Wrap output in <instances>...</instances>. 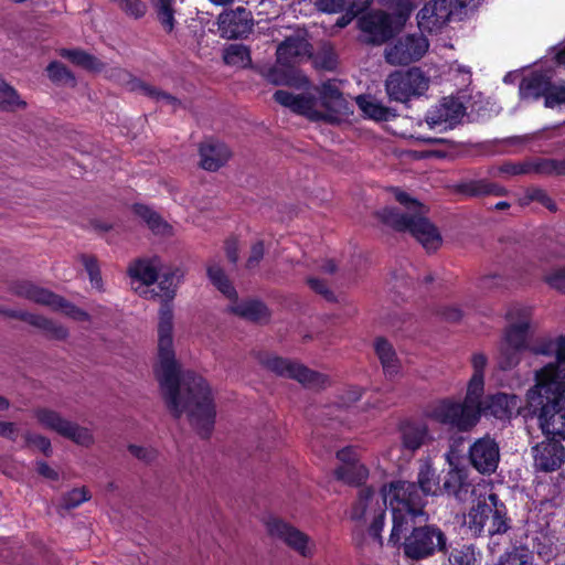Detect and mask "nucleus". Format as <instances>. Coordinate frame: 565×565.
I'll return each mask as SVG.
<instances>
[{
    "instance_id": "37",
    "label": "nucleus",
    "mask_w": 565,
    "mask_h": 565,
    "mask_svg": "<svg viewBox=\"0 0 565 565\" xmlns=\"http://www.w3.org/2000/svg\"><path fill=\"white\" fill-rule=\"evenodd\" d=\"M154 9L157 19L161 24L162 29L167 33H172L175 29L177 20V7L175 0H150Z\"/></svg>"
},
{
    "instance_id": "15",
    "label": "nucleus",
    "mask_w": 565,
    "mask_h": 565,
    "mask_svg": "<svg viewBox=\"0 0 565 565\" xmlns=\"http://www.w3.org/2000/svg\"><path fill=\"white\" fill-rule=\"evenodd\" d=\"M428 50L423 35L411 34L398 39L385 50V60L391 65H407L419 60Z\"/></svg>"
},
{
    "instance_id": "58",
    "label": "nucleus",
    "mask_w": 565,
    "mask_h": 565,
    "mask_svg": "<svg viewBox=\"0 0 565 565\" xmlns=\"http://www.w3.org/2000/svg\"><path fill=\"white\" fill-rule=\"evenodd\" d=\"M267 81L274 85H292L294 77L285 70L274 67L266 75Z\"/></svg>"
},
{
    "instance_id": "27",
    "label": "nucleus",
    "mask_w": 565,
    "mask_h": 565,
    "mask_svg": "<svg viewBox=\"0 0 565 565\" xmlns=\"http://www.w3.org/2000/svg\"><path fill=\"white\" fill-rule=\"evenodd\" d=\"M455 189L458 193L471 198L483 195L501 196L507 194V190L503 186L487 179L463 180L457 183Z\"/></svg>"
},
{
    "instance_id": "34",
    "label": "nucleus",
    "mask_w": 565,
    "mask_h": 565,
    "mask_svg": "<svg viewBox=\"0 0 565 565\" xmlns=\"http://www.w3.org/2000/svg\"><path fill=\"white\" fill-rule=\"evenodd\" d=\"M132 210L154 235L169 236L172 234V227L150 206L135 204Z\"/></svg>"
},
{
    "instance_id": "31",
    "label": "nucleus",
    "mask_w": 565,
    "mask_h": 565,
    "mask_svg": "<svg viewBox=\"0 0 565 565\" xmlns=\"http://www.w3.org/2000/svg\"><path fill=\"white\" fill-rule=\"evenodd\" d=\"M320 99L327 110L338 115L347 114L348 103L334 81H327L322 84Z\"/></svg>"
},
{
    "instance_id": "12",
    "label": "nucleus",
    "mask_w": 565,
    "mask_h": 565,
    "mask_svg": "<svg viewBox=\"0 0 565 565\" xmlns=\"http://www.w3.org/2000/svg\"><path fill=\"white\" fill-rule=\"evenodd\" d=\"M35 416L44 427L56 431L58 435L79 446L88 447L94 443L93 435L88 428L61 417L60 414L54 411L45 408L39 409Z\"/></svg>"
},
{
    "instance_id": "56",
    "label": "nucleus",
    "mask_w": 565,
    "mask_h": 565,
    "mask_svg": "<svg viewBox=\"0 0 565 565\" xmlns=\"http://www.w3.org/2000/svg\"><path fill=\"white\" fill-rule=\"evenodd\" d=\"M498 171L508 175L530 174L529 160L521 162H504L498 168Z\"/></svg>"
},
{
    "instance_id": "5",
    "label": "nucleus",
    "mask_w": 565,
    "mask_h": 565,
    "mask_svg": "<svg viewBox=\"0 0 565 565\" xmlns=\"http://www.w3.org/2000/svg\"><path fill=\"white\" fill-rule=\"evenodd\" d=\"M532 313V307L521 303L511 305L508 309L505 318L510 324L505 329L498 358L501 370L515 367L521 362L522 353L529 349Z\"/></svg>"
},
{
    "instance_id": "57",
    "label": "nucleus",
    "mask_w": 565,
    "mask_h": 565,
    "mask_svg": "<svg viewBox=\"0 0 565 565\" xmlns=\"http://www.w3.org/2000/svg\"><path fill=\"white\" fill-rule=\"evenodd\" d=\"M384 520L385 511L379 505L377 510H374L373 521L369 527V533L371 536L377 540L380 544H382L381 532L383 531L384 527Z\"/></svg>"
},
{
    "instance_id": "41",
    "label": "nucleus",
    "mask_w": 565,
    "mask_h": 565,
    "mask_svg": "<svg viewBox=\"0 0 565 565\" xmlns=\"http://www.w3.org/2000/svg\"><path fill=\"white\" fill-rule=\"evenodd\" d=\"M26 107L14 87L0 77V111H15Z\"/></svg>"
},
{
    "instance_id": "28",
    "label": "nucleus",
    "mask_w": 565,
    "mask_h": 565,
    "mask_svg": "<svg viewBox=\"0 0 565 565\" xmlns=\"http://www.w3.org/2000/svg\"><path fill=\"white\" fill-rule=\"evenodd\" d=\"M116 72L118 73V75H121L124 77H129V81L127 82V86H128L129 90L139 92V93L143 94L145 96H148V97L154 99L156 102L171 105L172 109H175L180 105V102L174 96H172L168 93H164V92L156 88L154 86H151V85L142 82L141 79H139L137 77H132L126 71H124L121 68H117Z\"/></svg>"
},
{
    "instance_id": "61",
    "label": "nucleus",
    "mask_w": 565,
    "mask_h": 565,
    "mask_svg": "<svg viewBox=\"0 0 565 565\" xmlns=\"http://www.w3.org/2000/svg\"><path fill=\"white\" fill-rule=\"evenodd\" d=\"M25 440L29 445L38 447L44 455L49 456L51 452V441L46 437L38 434H25Z\"/></svg>"
},
{
    "instance_id": "39",
    "label": "nucleus",
    "mask_w": 565,
    "mask_h": 565,
    "mask_svg": "<svg viewBox=\"0 0 565 565\" xmlns=\"http://www.w3.org/2000/svg\"><path fill=\"white\" fill-rule=\"evenodd\" d=\"M334 476L338 480L347 484L358 487L367 479L369 470L362 462H358L349 466H340L334 470Z\"/></svg>"
},
{
    "instance_id": "11",
    "label": "nucleus",
    "mask_w": 565,
    "mask_h": 565,
    "mask_svg": "<svg viewBox=\"0 0 565 565\" xmlns=\"http://www.w3.org/2000/svg\"><path fill=\"white\" fill-rule=\"evenodd\" d=\"M429 86V79L418 67L395 71L385 81V90L390 100L407 103L423 95Z\"/></svg>"
},
{
    "instance_id": "33",
    "label": "nucleus",
    "mask_w": 565,
    "mask_h": 565,
    "mask_svg": "<svg viewBox=\"0 0 565 565\" xmlns=\"http://www.w3.org/2000/svg\"><path fill=\"white\" fill-rule=\"evenodd\" d=\"M228 311L249 321L259 322L269 318L267 307L259 300H245L228 306Z\"/></svg>"
},
{
    "instance_id": "22",
    "label": "nucleus",
    "mask_w": 565,
    "mask_h": 565,
    "mask_svg": "<svg viewBox=\"0 0 565 565\" xmlns=\"http://www.w3.org/2000/svg\"><path fill=\"white\" fill-rule=\"evenodd\" d=\"M127 271L132 280L143 286H151L162 271V262L158 256L138 258L129 265Z\"/></svg>"
},
{
    "instance_id": "6",
    "label": "nucleus",
    "mask_w": 565,
    "mask_h": 565,
    "mask_svg": "<svg viewBox=\"0 0 565 565\" xmlns=\"http://www.w3.org/2000/svg\"><path fill=\"white\" fill-rule=\"evenodd\" d=\"M420 519L411 523L407 532L402 534L404 555L413 561H420L445 552L447 548L446 534L434 524H424Z\"/></svg>"
},
{
    "instance_id": "24",
    "label": "nucleus",
    "mask_w": 565,
    "mask_h": 565,
    "mask_svg": "<svg viewBox=\"0 0 565 565\" xmlns=\"http://www.w3.org/2000/svg\"><path fill=\"white\" fill-rule=\"evenodd\" d=\"M520 408L521 398L518 395L497 393L489 397L486 412L498 419L505 420L519 414Z\"/></svg>"
},
{
    "instance_id": "55",
    "label": "nucleus",
    "mask_w": 565,
    "mask_h": 565,
    "mask_svg": "<svg viewBox=\"0 0 565 565\" xmlns=\"http://www.w3.org/2000/svg\"><path fill=\"white\" fill-rule=\"evenodd\" d=\"M82 263L89 276L90 284L94 288L100 290L103 287L102 275L97 260L93 256L83 255Z\"/></svg>"
},
{
    "instance_id": "25",
    "label": "nucleus",
    "mask_w": 565,
    "mask_h": 565,
    "mask_svg": "<svg viewBox=\"0 0 565 565\" xmlns=\"http://www.w3.org/2000/svg\"><path fill=\"white\" fill-rule=\"evenodd\" d=\"M6 313L11 318L21 319L28 322L29 324L44 331L51 339L64 340L68 335V331L66 328L55 323L51 319H47L43 316L15 310L7 311Z\"/></svg>"
},
{
    "instance_id": "52",
    "label": "nucleus",
    "mask_w": 565,
    "mask_h": 565,
    "mask_svg": "<svg viewBox=\"0 0 565 565\" xmlns=\"http://www.w3.org/2000/svg\"><path fill=\"white\" fill-rule=\"evenodd\" d=\"M90 499L89 491L83 488H75L65 493L61 499V508L64 510H72L79 507L82 503Z\"/></svg>"
},
{
    "instance_id": "9",
    "label": "nucleus",
    "mask_w": 565,
    "mask_h": 565,
    "mask_svg": "<svg viewBox=\"0 0 565 565\" xmlns=\"http://www.w3.org/2000/svg\"><path fill=\"white\" fill-rule=\"evenodd\" d=\"M257 359L268 371L295 380L307 388L319 390L329 383L326 374L312 371L297 361L269 353H259Z\"/></svg>"
},
{
    "instance_id": "36",
    "label": "nucleus",
    "mask_w": 565,
    "mask_h": 565,
    "mask_svg": "<svg viewBox=\"0 0 565 565\" xmlns=\"http://www.w3.org/2000/svg\"><path fill=\"white\" fill-rule=\"evenodd\" d=\"M355 102L362 113L370 119L385 121L394 116L388 107L370 95H359Z\"/></svg>"
},
{
    "instance_id": "1",
    "label": "nucleus",
    "mask_w": 565,
    "mask_h": 565,
    "mask_svg": "<svg viewBox=\"0 0 565 565\" xmlns=\"http://www.w3.org/2000/svg\"><path fill=\"white\" fill-rule=\"evenodd\" d=\"M179 277L175 271L161 274L160 292L152 296L162 298L158 324V366L156 375L159 381L166 404L175 418L188 414L191 426L206 438L211 435L216 417V409L211 388L200 375L186 371L180 374L173 350V312L170 301L174 297Z\"/></svg>"
},
{
    "instance_id": "32",
    "label": "nucleus",
    "mask_w": 565,
    "mask_h": 565,
    "mask_svg": "<svg viewBox=\"0 0 565 565\" xmlns=\"http://www.w3.org/2000/svg\"><path fill=\"white\" fill-rule=\"evenodd\" d=\"M550 77L543 73H533L524 77L519 86V93L523 99H539L541 96L545 98Z\"/></svg>"
},
{
    "instance_id": "7",
    "label": "nucleus",
    "mask_w": 565,
    "mask_h": 565,
    "mask_svg": "<svg viewBox=\"0 0 565 565\" xmlns=\"http://www.w3.org/2000/svg\"><path fill=\"white\" fill-rule=\"evenodd\" d=\"M468 527L476 536H493L509 530L505 507L495 493H490L487 501L479 502L470 510Z\"/></svg>"
},
{
    "instance_id": "60",
    "label": "nucleus",
    "mask_w": 565,
    "mask_h": 565,
    "mask_svg": "<svg viewBox=\"0 0 565 565\" xmlns=\"http://www.w3.org/2000/svg\"><path fill=\"white\" fill-rule=\"evenodd\" d=\"M265 248L264 243L262 241H257L250 247L249 256L246 260V267L248 269H253L258 266L260 260L264 257Z\"/></svg>"
},
{
    "instance_id": "30",
    "label": "nucleus",
    "mask_w": 565,
    "mask_h": 565,
    "mask_svg": "<svg viewBox=\"0 0 565 565\" xmlns=\"http://www.w3.org/2000/svg\"><path fill=\"white\" fill-rule=\"evenodd\" d=\"M399 430L402 446L411 452L419 449L428 438V428L423 423L406 422Z\"/></svg>"
},
{
    "instance_id": "64",
    "label": "nucleus",
    "mask_w": 565,
    "mask_h": 565,
    "mask_svg": "<svg viewBox=\"0 0 565 565\" xmlns=\"http://www.w3.org/2000/svg\"><path fill=\"white\" fill-rule=\"evenodd\" d=\"M529 198L532 201H537L541 204H543L546 209H548L552 212L556 211V204L555 202L548 196V194L542 190V189H533L529 193Z\"/></svg>"
},
{
    "instance_id": "10",
    "label": "nucleus",
    "mask_w": 565,
    "mask_h": 565,
    "mask_svg": "<svg viewBox=\"0 0 565 565\" xmlns=\"http://www.w3.org/2000/svg\"><path fill=\"white\" fill-rule=\"evenodd\" d=\"M427 416L458 431H469L480 419L478 412H473L472 407L463 401L457 402L450 398L440 399L431 405Z\"/></svg>"
},
{
    "instance_id": "38",
    "label": "nucleus",
    "mask_w": 565,
    "mask_h": 565,
    "mask_svg": "<svg viewBox=\"0 0 565 565\" xmlns=\"http://www.w3.org/2000/svg\"><path fill=\"white\" fill-rule=\"evenodd\" d=\"M374 504L379 505V501L375 500V492L371 488L360 490L359 498L351 509V519L361 521L366 519L369 514H374V510H377Z\"/></svg>"
},
{
    "instance_id": "29",
    "label": "nucleus",
    "mask_w": 565,
    "mask_h": 565,
    "mask_svg": "<svg viewBox=\"0 0 565 565\" xmlns=\"http://www.w3.org/2000/svg\"><path fill=\"white\" fill-rule=\"evenodd\" d=\"M374 351L385 377L392 379L401 372V361L392 343L384 338L374 341Z\"/></svg>"
},
{
    "instance_id": "8",
    "label": "nucleus",
    "mask_w": 565,
    "mask_h": 565,
    "mask_svg": "<svg viewBox=\"0 0 565 565\" xmlns=\"http://www.w3.org/2000/svg\"><path fill=\"white\" fill-rule=\"evenodd\" d=\"M12 294L23 297L35 303L50 307L55 311H61L65 316L76 321H89L90 316L78 308L74 303L66 300L64 297L54 294L53 291L40 287L28 280H17L10 287Z\"/></svg>"
},
{
    "instance_id": "2",
    "label": "nucleus",
    "mask_w": 565,
    "mask_h": 565,
    "mask_svg": "<svg viewBox=\"0 0 565 565\" xmlns=\"http://www.w3.org/2000/svg\"><path fill=\"white\" fill-rule=\"evenodd\" d=\"M395 199L405 212L396 207H384L379 212L381 221L398 232H409L427 252H435L441 245V235L437 227L426 217L425 206L406 192L393 189Z\"/></svg>"
},
{
    "instance_id": "14",
    "label": "nucleus",
    "mask_w": 565,
    "mask_h": 565,
    "mask_svg": "<svg viewBox=\"0 0 565 565\" xmlns=\"http://www.w3.org/2000/svg\"><path fill=\"white\" fill-rule=\"evenodd\" d=\"M361 41L370 45H381L393 36L391 15L384 11H371L363 14L359 21Z\"/></svg>"
},
{
    "instance_id": "59",
    "label": "nucleus",
    "mask_w": 565,
    "mask_h": 565,
    "mask_svg": "<svg viewBox=\"0 0 565 565\" xmlns=\"http://www.w3.org/2000/svg\"><path fill=\"white\" fill-rule=\"evenodd\" d=\"M308 284L313 291L321 295L326 300L330 302H334L337 300L333 291L329 289L324 280L318 278H309Z\"/></svg>"
},
{
    "instance_id": "40",
    "label": "nucleus",
    "mask_w": 565,
    "mask_h": 565,
    "mask_svg": "<svg viewBox=\"0 0 565 565\" xmlns=\"http://www.w3.org/2000/svg\"><path fill=\"white\" fill-rule=\"evenodd\" d=\"M468 488L469 483L461 470L450 469L447 472L444 479L443 489L449 495H454L458 500H463V497L468 492Z\"/></svg>"
},
{
    "instance_id": "18",
    "label": "nucleus",
    "mask_w": 565,
    "mask_h": 565,
    "mask_svg": "<svg viewBox=\"0 0 565 565\" xmlns=\"http://www.w3.org/2000/svg\"><path fill=\"white\" fill-rule=\"evenodd\" d=\"M450 17L448 0H431L417 13L418 28L422 32L437 33L448 23Z\"/></svg>"
},
{
    "instance_id": "48",
    "label": "nucleus",
    "mask_w": 565,
    "mask_h": 565,
    "mask_svg": "<svg viewBox=\"0 0 565 565\" xmlns=\"http://www.w3.org/2000/svg\"><path fill=\"white\" fill-rule=\"evenodd\" d=\"M533 553L526 546H514L499 557L500 565H533Z\"/></svg>"
},
{
    "instance_id": "21",
    "label": "nucleus",
    "mask_w": 565,
    "mask_h": 565,
    "mask_svg": "<svg viewBox=\"0 0 565 565\" xmlns=\"http://www.w3.org/2000/svg\"><path fill=\"white\" fill-rule=\"evenodd\" d=\"M465 114L463 105L455 98H444L439 105L430 108L426 114V122L430 127L446 125L452 127L458 124Z\"/></svg>"
},
{
    "instance_id": "54",
    "label": "nucleus",
    "mask_w": 565,
    "mask_h": 565,
    "mask_svg": "<svg viewBox=\"0 0 565 565\" xmlns=\"http://www.w3.org/2000/svg\"><path fill=\"white\" fill-rule=\"evenodd\" d=\"M544 105L547 108L565 105V84L556 85L550 82Z\"/></svg>"
},
{
    "instance_id": "26",
    "label": "nucleus",
    "mask_w": 565,
    "mask_h": 565,
    "mask_svg": "<svg viewBox=\"0 0 565 565\" xmlns=\"http://www.w3.org/2000/svg\"><path fill=\"white\" fill-rule=\"evenodd\" d=\"M311 45L299 36L287 38L277 47V61L282 65H289L298 58L310 55Z\"/></svg>"
},
{
    "instance_id": "3",
    "label": "nucleus",
    "mask_w": 565,
    "mask_h": 565,
    "mask_svg": "<svg viewBox=\"0 0 565 565\" xmlns=\"http://www.w3.org/2000/svg\"><path fill=\"white\" fill-rule=\"evenodd\" d=\"M534 384L526 392V406L537 417L542 433L552 440L565 439V385L562 382Z\"/></svg>"
},
{
    "instance_id": "47",
    "label": "nucleus",
    "mask_w": 565,
    "mask_h": 565,
    "mask_svg": "<svg viewBox=\"0 0 565 565\" xmlns=\"http://www.w3.org/2000/svg\"><path fill=\"white\" fill-rule=\"evenodd\" d=\"M448 562L450 565H479L480 553L476 551L472 544H465L452 548L448 556Z\"/></svg>"
},
{
    "instance_id": "20",
    "label": "nucleus",
    "mask_w": 565,
    "mask_h": 565,
    "mask_svg": "<svg viewBox=\"0 0 565 565\" xmlns=\"http://www.w3.org/2000/svg\"><path fill=\"white\" fill-rule=\"evenodd\" d=\"M200 154V167L206 171H217L232 157V151L230 148L222 141L215 139H206L201 142L199 147Z\"/></svg>"
},
{
    "instance_id": "19",
    "label": "nucleus",
    "mask_w": 565,
    "mask_h": 565,
    "mask_svg": "<svg viewBox=\"0 0 565 565\" xmlns=\"http://www.w3.org/2000/svg\"><path fill=\"white\" fill-rule=\"evenodd\" d=\"M534 466L537 470L551 472L559 469L565 461V448L559 440L547 439L534 448Z\"/></svg>"
},
{
    "instance_id": "4",
    "label": "nucleus",
    "mask_w": 565,
    "mask_h": 565,
    "mask_svg": "<svg viewBox=\"0 0 565 565\" xmlns=\"http://www.w3.org/2000/svg\"><path fill=\"white\" fill-rule=\"evenodd\" d=\"M382 497L384 504L392 511L393 526L388 539L392 544H398L402 534L407 532L411 523L417 519H420L419 522L428 521V514L424 511L425 502L416 483L392 481L383 486Z\"/></svg>"
},
{
    "instance_id": "17",
    "label": "nucleus",
    "mask_w": 565,
    "mask_h": 565,
    "mask_svg": "<svg viewBox=\"0 0 565 565\" xmlns=\"http://www.w3.org/2000/svg\"><path fill=\"white\" fill-rule=\"evenodd\" d=\"M217 23L222 38L230 40L246 38L254 26L250 11L242 7L221 13Z\"/></svg>"
},
{
    "instance_id": "42",
    "label": "nucleus",
    "mask_w": 565,
    "mask_h": 565,
    "mask_svg": "<svg viewBox=\"0 0 565 565\" xmlns=\"http://www.w3.org/2000/svg\"><path fill=\"white\" fill-rule=\"evenodd\" d=\"M319 10L327 13H337L345 11L351 18L362 10L360 0H317Z\"/></svg>"
},
{
    "instance_id": "63",
    "label": "nucleus",
    "mask_w": 565,
    "mask_h": 565,
    "mask_svg": "<svg viewBox=\"0 0 565 565\" xmlns=\"http://www.w3.org/2000/svg\"><path fill=\"white\" fill-rule=\"evenodd\" d=\"M128 449L131 452V455H134L136 458L145 462H151L157 458V451L150 447L130 445Z\"/></svg>"
},
{
    "instance_id": "49",
    "label": "nucleus",
    "mask_w": 565,
    "mask_h": 565,
    "mask_svg": "<svg viewBox=\"0 0 565 565\" xmlns=\"http://www.w3.org/2000/svg\"><path fill=\"white\" fill-rule=\"evenodd\" d=\"M126 17L140 20L148 12V6L143 0H110Z\"/></svg>"
},
{
    "instance_id": "53",
    "label": "nucleus",
    "mask_w": 565,
    "mask_h": 565,
    "mask_svg": "<svg viewBox=\"0 0 565 565\" xmlns=\"http://www.w3.org/2000/svg\"><path fill=\"white\" fill-rule=\"evenodd\" d=\"M316 98L309 95H297L296 102L292 107V111L298 115L307 116L308 118H317Z\"/></svg>"
},
{
    "instance_id": "23",
    "label": "nucleus",
    "mask_w": 565,
    "mask_h": 565,
    "mask_svg": "<svg viewBox=\"0 0 565 565\" xmlns=\"http://www.w3.org/2000/svg\"><path fill=\"white\" fill-rule=\"evenodd\" d=\"M556 361L548 363L535 372V384H540L541 380L548 383L562 382L565 385V337L556 338Z\"/></svg>"
},
{
    "instance_id": "51",
    "label": "nucleus",
    "mask_w": 565,
    "mask_h": 565,
    "mask_svg": "<svg viewBox=\"0 0 565 565\" xmlns=\"http://www.w3.org/2000/svg\"><path fill=\"white\" fill-rule=\"evenodd\" d=\"M50 79L57 84H76L74 74L62 63L54 61L46 67Z\"/></svg>"
},
{
    "instance_id": "35",
    "label": "nucleus",
    "mask_w": 565,
    "mask_h": 565,
    "mask_svg": "<svg viewBox=\"0 0 565 565\" xmlns=\"http://www.w3.org/2000/svg\"><path fill=\"white\" fill-rule=\"evenodd\" d=\"M58 54L72 62L74 65L81 66L86 71L98 73L104 70V63L84 50L61 49Z\"/></svg>"
},
{
    "instance_id": "45",
    "label": "nucleus",
    "mask_w": 565,
    "mask_h": 565,
    "mask_svg": "<svg viewBox=\"0 0 565 565\" xmlns=\"http://www.w3.org/2000/svg\"><path fill=\"white\" fill-rule=\"evenodd\" d=\"M418 490L423 495V499L426 495H437L440 491L436 472L429 465L420 467L418 472Z\"/></svg>"
},
{
    "instance_id": "13",
    "label": "nucleus",
    "mask_w": 565,
    "mask_h": 565,
    "mask_svg": "<svg viewBox=\"0 0 565 565\" xmlns=\"http://www.w3.org/2000/svg\"><path fill=\"white\" fill-rule=\"evenodd\" d=\"M468 459L479 473L490 476L500 462L499 444L489 435L478 438L469 447Z\"/></svg>"
},
{
    "instance_id": "16",
    "label": "nucleus",
    "mask_w": 565,
    "mask_h": 565,
    "mask_svg": "<svg viewBox=\"0 0 565 565\" xmlns=\"http://www.w3.org/2000/svg\"><path fill=\"white\" fill-rule=\"evenodd\" d=\"M267 530L273 537L281 540L301 556H312L315 552V544L310 541L308 535L298 529L281 520L271 519L267 522Z\"/></svg>"
},
{
    "instance_id": "62",
    "label": "nucleus",
    "mask_w": 565,
    "mask_h": 565,
    "mask_svg": "<svg viewBox=\"0 0 565 565\" xmlns=\"http://www.w3.org/2000/svg\"><path fill=\"white\" fill-rule=\"evenodd\" d=\"M545 280L552 288L565 295V268L554 270L546 276Z\"/></svg>"
},
{
    "instance_id": "43",
    "label": "nucleus",
    "mask_w": 565,
    "mask_h": 565,
    "mask_svg": "<svg viewBox=\"0 0 565 565\" xmlns=\"http://www.w3.org/2000/svg\"><path fill=\"white\" fill-rule=\"evenodd\" d=\"M223 60L231 66L247 67L252 63L250 50L244 44H230L224 49Z\"/></svg>"
},
{
    "instance_id": "44",
    "label": "nucleus",
    "mask_w": 565,
    "mask_h": 565,
    "mask_svg": "<svg viewBox=\"0 0 565 565\" xmlns=\"http://www.w3.org/2000/svg\"><path fill=\"white\" fill-rule=\"evenodd\" d=\"M484 392V377L479 375H472L468 382L467 393L463 402L472 407L473 412H478L481 415V397Z\"/></svg>"
},
{
    "instance_id": "50",
    "label": "nucleus",
    "mask_w": 565,
    "mask_h": 565,
    "mask_svg": "<svg viewBox=\"0 0 565 565\" xmlns=\"http://www.w3.org/2000/svg\"><path fill=\"white\" fill-rule=\"evenodd\" d=\"M530 173L540 175H555L559 177V160L558 159H546L539 158L535 160H529Z\"/></svg>"
},
{
    "instance_id": "46",
    "label": "nucleus",
    "mask_w": 565,
    "mask_h": 565,
    "mask_svg": "<svg viewBox=\"0 0 565 565\" xmlns=\"http://www.w3.org/2000/svg\"><path fill=\"white\" fill-rule=\"evenodd\" d=\"M207 276L211 282L228 299L237 298V292L224 270L218 265L207 267Z\"/></svg>"
}]
</instances>
